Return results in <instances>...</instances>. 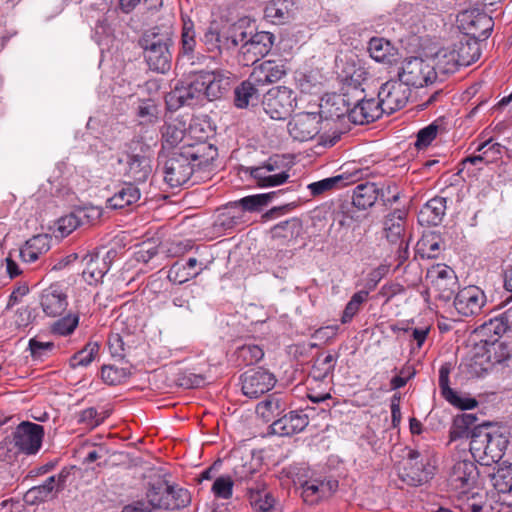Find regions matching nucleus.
<instances>
[{"mask_svg": "<svg viewBox=\"0 0 512 512\" xmlns=\"http://www.w3.org/2000/svg\"><path fill=\"white\" fill-rule=\"evenodd\" d=\"M217 156V148L210 143L185 142L163 161L164 181L171 188H177L190 179L196 168L209 170Z\"/></svg>", "mask_w": 512, "mask_h": 512, "instance_id": "nucleus-1", "label": "nucleus"}, {"mask_svg": "<svg viewBox=\"0 0 512 512\" xmlns=\"http://www.w3.org/2000/svg\"><path fill=\"white\" fill-rule=\"evenodd\" d=\"M479 478V470L474 461L463 459L456 461L451 468L448 484L459 495L467 496L462 506L464 512H503L501 503H492L486 492H473Z\"/></svg>", "mask_w": 512, "mask_h": 512, "instance_id": "nucleus-2", "label": "nucleus"}, {"mask_svg": "<svg viewBox=\"0 0 512 512\" xmlns=\"http://www.w3.org/2000/svg\"><path fill=\"white\" fill-rule=\"evenodd\" d=\"M508 444V437L504 433L485 424L474 429L469 450L475 461L490 466L502 459Z\"/></svg>", "mask_w": 512, "mask_h": 512, "instance_id": "nucleus-3", "label": "nucleus"}, {"mask_svg": "<svg viewBox=\"0 0 512 512\" xmlns=\"http://www.w3.org/2000/svg\"><path fill=\"white\" fill-rule=\"evenodd\" d=\"M173 41L168 33L147 31L139 40L144 59L150 70L166 73L171 68Z\"/></svg>", "mask_w": 512, "mask_h": 512, "instance_id": "nucleus-4", "label": "nucleus"}, {"mask_svg": "<svg viewBox=\"0 0 512 512\" xmlns=\"http://www.w3.org/2000/svg\"><path fill=\"white\" fill-rule=\"evenodd\" d=\"M436 466L432 456L426 452L410 449L399 465V478L410 486H421L427 483L435 474Z\"/></svg>", "mask_w": 512, "mask_h": 512, "instance_id": "nucleus-5", "label": "nucleus"}, {"mask_svg": "<svg viewBox=\"0 0 512 512\" xmlns=\"http://www.w3.org/2000/svg\"><path fill=\"white\" fill-rule=\"evenodd\" d=\"M426 281L434 297L444 303L454 298L459 286L455 271L442 263L433 265L427 270Z\"/></svg>", "mask_w": 512, "mask_h": 512, "instance_id": "nucleus-6", "label": "nucleus"}, {"mask_svg": "<svg viewBox=\"0 0 512 512\" xmlns=\"http://www.w3.org/2000/svg\"><path fill=\"white\" fill-rule=\"evenodd\" d=\"M205 100L203 84L199 72L195 73L189 81L177 83L165 96L167 108L175 111L182 106H195Z\"/></svg>", "mask_w": 512, "mask_h": 512, "instance_id": "nucleus-7", "label": "nucleus"}, {"mask_svg": "<svg viewBox=\"0 0 512 512\" xmlns=\"http://www.w3.org/2000/svg\"><path fill=\"white\" fill-rule=\"evenodd\" d=\"M398 79L406 87H423L433 83L437 78L435 66L427 60L419 57L406 59L398 72Z\"/></svg>", "mask_w": 512, "mask_h": 512, "instance_id": "nucleus-8", "label": "nucleus"}, {"mask_svg": "<svg viewBox=\"0 0 512 512\" xmlns=\"http://www.w3.org/2000/svg\"><path fill=\"white\" fill-rule=\"evenodd\" d=\"M146 496L152 497L151 502L158 509L165 510H179L187 507L191 502L190 492L178 485L166 484L165 488L161 485H151Z\"/></svg>", "mask_w": 512, "mask_h": 512, "instance_id": "nucleus-9", "label": "nucleus"}, {"mask_svg": "<svg viewBox=\"0 0 512 512\" xmlns=\"http://www.w3.org/2000/svg\"><path fill=\"white\" fill-rule=\"evenodd\" d=\"M410 95V88L399 79H391L380 86L376 100L383 113L390 115L404 108Z\"/></svg>", "mask_w": 512, "mask_h": 512, "instance_id": "nucleus-10", "label": "nucleus"}, {"mask_svg": "<svg viewBox=\"0 0 512 512\" xmlns=\"http://www.w3.org/2000/svg\"><path fill=\"white\" fill-rule=\"evenodd\" d=\"M288 221H282L271 229V248L276 250L270 263V271L277 279L284 281L288 276L286 255Z\"/></svg>", "mask_w": 512, "mask_h": 512, "instance_id": "nucleus-11", "label": "nucleus"}, {"mask_svg": "<svg viewBox=\"0 0 512 512\" xmlns=\"http://www.w3.org/2000/svg\"><path fill=\"white\" fill-rule=\"evenodd\" d=\"M338 489V481L332 478H312L304 481L295 492L309 505H315L331 497Z\"/></svg>", "mask_w": 512, "mask_h": 512, "instance_id": "nucleus-12", "label": "nucleus"}, {"mask_svg": "<svg viewBox=\"0 0 512 512\" xmlns=\"http://www.w3.org/2000/svg\"><path fill=\"white\" fill-rule=\"evenodd\" d=\"M205 100L222 98L231 88L234 75L226 70L199 71Z\"/></svg>", "mask_w": 512, "mask_h": 512, "instance_id": "nucleus-13", "label": "nucleus"}, {"mask_svg": "<svg viewBox=\"0 0 512 512\" xmlns=\"http://www.w3.org/2000/svg\"><path fill=\"white\" fill-rule=\"evenodd\" d=\"M276 383L273 374L262 368L249 369L241 375L242 392L249 398H259Z\"/></svg>", "mask_w": 512, "mask_h": 512, "instance_id": "nucleus-14", "label": "nucleus"}, {"mask_svg": "<svg viewBox=\"0 0 512 512\" xmlns=\"http://www.w3.org/2000/svg\"><path fill=\"white\" fill-rule=\"evenodd\" d=\"M486 303V295L479 287L470 285L460 289L454 296V307L459 315H478Z\"/></svg>", "mask_w": 512, "mask_h": 512, "instance_id": "nucleus-15", "label": "nucleus"}, {"mask_svg": "<svg viewBox=\"0 0 512 512\" xmlns=\"http://www.w3.org/2000/svg\"><path fill=\"white\" fill-rule=\"evenodd\" d=\"M356 93L363 94V91L353 87L340 94L333 93L326 95L320 105L321 113H323L326 118L341 119L347 117L349 119V113L352 110L353 104V94Z\"/></svg>", "mask_w": 512, "mask_h": 512, "instance_id": "nucleus-16", "label": "nucleus"}, {"mask_svg": "<svg viewBox=\"0 0 512 512\" xmlns=\"http://www.w3.org/2000/svg\"><path fill=\"white\" fill-rule=\"evenodd\" d=\"M21 452L26 455L36 454L42 444L44 428L32 422L20 423L12 433Z\"/></svg>", "mask_w": 512, "mask_h": 512, "instance_id": "nucleus-17", "label": "nucleus"}, {"mask_svg": "<svg viewBox=\"0 0 512 512\" xmlns=\"http://www.w3.org/2000/svg\"><path fill=\"white\" fill-rule=\"evenodd\" d=\"M152 157L153 153L149 146H141L139 152L128 154L125 175L135 182H145L152 172Z\"/></svg>", "mask_w": 512, "mask_h": 512, "instance_id": "nucleus-18", "label": "nucleus"}, {"mask_svg": "<svg viewBox=\"0 0 512 512\" xmlns=\"http://www.w3.org/2000/svg\"><path fill=\"white\" fill-rule=\"evenodd\" d=\"M352 110L349 121L353 124L364 125L379 119L383 111L375 98L366 99L360 93L353 94Z\"/></svg>", "mask_w": 512, "mask_h": 512, "instance_id": "nucleus-19", "label": "nucleus"}, {"mask_svg": "<svg viewBox=\"0 0 512 512\" xmlns=\"http://www.w3.org/2000/svg\"><path fill=\"white\" fill-rule=\"evenodd\" d=\"M321 115L316 112L295 114L290 121V136L300 142L313 139L320 130Z\"/></svg>", "mask_w": 512, "mask_h": 512, "instance_id": "nucleus-20", "label": "nucleus"}, {"mask_svg": "<svg viewBox=\"0 0 512 512\" xmlns=\"http://www.w3.org/2000/svg\"><path fill=\"white\" fill-rule=\"evenodd\" d=\"M274 43V35L267 31L253 32L249 41L243 45L242 56L245 64H255L266 56Z\"/></svg>", "mask_w": 512, "mask_h": 512, "instance_id": "nucleus-21", "label": "nucleus"}, {"mask_svg": "<svg viewBox=\"0 0 512 512\" xmlns=\"http://www.w3.org/2000/svg\"><path fill=\"white\" fill-rule=\"evenodd\" d=\"M490 356L481 345L471 350L461 361L459 369L466 378H479L491 369Z\"/></svg>", "mask_w": 512, "mask_h": 512, "instance_id": "nucleus-22", "label": "nucleus"}, {"mask_svg": "<svg viewBox=\"0 0 512 512\" xmlns=\"http://www.w3.org/2000/svg\"><path fill=\"white\" fill-rule=\"evenodd\" d=\"M265 112L274 120H286L288 117V89L286 86L271 88L264 102Z\"/></svg>", "mask_w": 512, "mask_h": 512, "instance_id": "nucleus-23", "label": "nucleus"}, {"mask_svg": "<svg viewBox=\"0 0 512 512\" xmlns=\"http://www.w3.org/2000/svg\"><path fill=\"white\" fill-rule=\"evenodd\" d=\"M362 177V171H355L353 174H339L333 177L325 178L317 182L306 185L310 191L309 196L315 197L324 194L327 191L345 187Z\"/></svg>", "mask_w": 512, "mask_h": 512, "instance_id": "nucleus-24", "label": "nucleus"}, {"mask_svg": "<svg viewBox=\"0 0 512 512\" xmlns=\"http://www.w3.org/2000/svg\"><path fill=\"white\" fill-rule=\"evenodd\" d=\"M81 263L82 277L89 285L98 283L110 268L109 263L104 258L100 259L98 253H86Z\"/></svg>", "mask_w": 512, "mask_h": 512, "instance_id": "nucleus-25", "label": "nucleus"}, {"mask_svg": "<svg viewBox=\"0 0 512 512\" xmlns=\"http://www.w3.org/2000/svg\"><path fill=\"white\" fill-rule=\"evenodd\" d=\"M462 16V21L467 24V33L471 34L474 39H486L490 36L494 26L492 17L486 13H475L474 11L465 12Z\"/></svg>", "mask_w": 512, "mask_h": 512, "instance_id": "nucleus-26", "label": "nucleus"}, {"mask_svg": "<svg viewBox=\"0 0 512 512\" xmlns=\"http://www.w3.org/2000/svg\"><path fill=\"white\" fill-rule=\"evenodd\" d=\"M447 199L434 197L421 208L418 220L422 225L436 226L441 223L446 213Z\"/></svg>", "mask_w": 512, "mask_h": 512, "instance_id": "nucleus-27", "label": "nucleus"}, {"mask_svg": "<svg viewBox=\"0 0 512 512\" xmlns=\"http://www.w3.org/2000/svg\"><path fill=\"white\" fill-rule=\"evenodd\" d=\"M40 304L44 313L50 317L61 315L67 307V297L57 287L50 286L41 294Z\"/></svg>", "mask_w": 512, "mask_h": 512, "instance_id": "nucleus-28", "label": "nucleus"}, {"mask_svg": "<svg viewBox=\"0 0 512 512\" xmlns=\"http://www.w3.org/2000/svg\"><path fill=\"white\" fill-rule=\"evenodd\" d=\"M368 52L372 59L384 64H392L398 56L397 49L388 40L381 37L370 39Z\"/></svg>", "mask_w": 512, "mask_h": 512, "instance_id": "nucleus-29", "label": "nucleus"}, {"mask_svg": "<svg viewBox=\"0 0 512 512\" xmlns=\"http://www.w3.org/2000/svg\"><path fill=\"white\" fill-rule=\"evenodd\" d=\"M287 69L284 62L266 61L260 64L252 72V79H256L258 84L274 83L281 80L286 75Z\"/></svg>", "mask_w": 512, "mask_h": 512, "instance_id": "nucleus-30", "label": "nucleus"}, {"mask_svg": "<svg viewBox=\"0 0 512 512\" xmlns=\"http://www.w3.org/2000/svg\"><path fill=\"white\" fill-rule=\"evenodd\" d=\"M379 198V186L373 182L358 184L353 189L352 204L360 209L371 208Z\"/></svg>", "mask_w": 512, "mask_h": 512, "instance_id": "nucleus-31", "label": "nucleus"}, {"mask_svg": "<svg viewBox=\"0 0 512 512\" xmlns=\"http://www.w3.org/2000/svg\"><path fill=\"white\" fill-rule=\"evenodd\" d=\"M256 79H252V74L249 78L243 81L234 90V104L237 108L244 109L250 104L258 101L259 92L257 86H260Z\"/></svg>", "mask_w": 512, "mask_h": 512, "instance_id": "nucleus-32", "label": "nucleus"}, {"mask_svg": "<svg viewBox=\"0 0 512 512\" xmlns=\"http://www.w3.org/2000/svg\"><path fill=\"white\" fill-rule=\"evenodd\" d=\"M478 418L472 413H463L454 418L450 428V440L455 441L461 438H470L472 441V433L475 428L480 425L477 424Z\"/></svg>", "mask_w": 512, "mask_h": 512, "instance_id": "nucleus-33", "label": "nucleus"}, {"mask_svg": "<svg viewBox=\"0 0 512 512\" xmlns=\"http://www.w3.org/2000/svg\"><path fill=\"white\" fill-rule=\"evenodd\" d=\"M406 219V211L403 209H396L385 216L384 230L386 238L389 242L397 244L402 238L404 231V223Z\"/></svg>", "mask_w": 512, "mask_h": 512, "instance_id": "nucleus-34", "label": "nucleus"}, {"mask_svg": "<svg viewBox=\"0 0 512 512\" xmlns=\"http://www.w3.org/2000/svg\"><path fill=\"white\" fill-rule=\"evenodd\" d=\"M508 332L512 333V306L481 326V333L487 336L493 334L501 337Z\"/></svg>", "mask_w": 512, "mask_h": 512, "instance_id": "nucleus-35", "label": "nucleus"}, {"mask_svg": "<svg viewBox=\"0 0 512 512\" xmlns=\"http://www.w3.org/2000/svg\"><path fill=\"white\" fill-rule=\"evenodd\" d=\"M481 345L490 356L491 366L493 364L510 365L512 348L505 342L498 339L483 340Z\"/></svg>", "mask_w": 512, "mask_h": 512, "instance_id": "nucleus-36", "label": "nucleus"}, {"mask_svg": "<svg viewBox=\"0 0 512 512\" xmlns=\"http://www.w3.org/2000/svg\"><path fill=\"white\" fill-rule=\"evenodd\" d=\"M140 199V190L131 183H125L107 200V206L112 209H122L136 203Z\"/></svg>", "mask_w": 512, "mask_h": 512, "instance_id": "nucleus-37", "label": "nucleus"}, {"mask_svg": "<svg viewBox=\"0 0 512 512\" xmlns=\"http://www.w3.org/2000/svg\"><path fill=\"white\" fill-rule=\"evenodd\" d=\"M460 66H470L481 55L479 44L475 39H464L453 44Z\"/></svg>", "mask_w": 512, "mask_h": 512, "instance_id": "nucleus-38", "label": "nucleus"}, {"mask_svg": "<svg viewBox=\"0 0 512 512\" xmlns=\"http://www.w3.org/2000/svg\"><path fill=\"white\" fill-rule=\"evenodd\" d=\"M272 170L273 167L270 164L247 168V171H249L250 175L255 179L257 185L260 187L277 186L284 183L288 178L285 171L280 174L272 175L270 174Z\"/></svg>", "mask_w": 512, "mask_h": 512, "instance_id": "nucleus-39", "label": "nucleus"}, {"mask_svg": "<svg viewBox=\"0 0 512 512\" xmlns=\"http://www.w3.org/2000/svg\"><path fill=\"white\" fill-rule=\"evenodd\" d=\"M442 239L435 232L424 234L416 244V254L421 258L434 259L441 252Z\"/></svg>", "mask_w": 512, "mask_h": 512, "instance_id": "nucleus-40", "label": "nucleus"}, {"mask_svg": "<svg viewBox=\"0 0 512 512\" xmlns=\"http://www.w3.org/2000/svg\"><path fill=\"white\" fill-rule=\"evenodd\" d=\"M185 122L174 119L166 122L162 128V140L164 147H175L185 139Z\"/></svg>", "mask_w": 512, "mask_h": 512, "instance_id": "nucleus-41", "label": "nucleus"}, {"mask_svg": "<svg viewBox=\"0 0 512 512\" xmlns=\"http://www.w3.org/2000/svg\"><path fill=\"white\" fill-rule=\"evenodd\" d=\"M434 61L435 63L433 65L435 66V70L437 69L445 74L454 73L461 67L453 45L440 49L435 54Z\"/></svg>", "mask_w": 512, "mask_h": 512, "instance_id": "nucleus-42", "label": "nucleus"}, {"mask_svg": "<svg viewBox=\"0 0 512 512\" xmlns=\"http://www.w3.org/2000/svg\"><path fill=\"white\" fill-rule=\"evenodd\" d=\"M490 480L499 493H509L512 490V463L498 465L490 474Z\"/></svg>", "mask_w": 512, "mask_h": 512, "instance_id": "nucleus-43", "label": "nucleus"}, {"mask_svg": "<svg viewBox=\"0 0 512 512\" xmlns=\"http://www.w3.org/2000/svg\"><path fill=\"white\" fill-rule=\"evenodd\" d=\"M505 147L498 143L493 142L492 138L478 143L474 149L483 159L485 165H490L499 161L503 156Z\"/></svg>", "mask_w": 512, "mask_h": 512, "instance_id": "nucleus-44", "label": "nucleus"}, {"mask_svg": "<svg viewBox=\"0 0 512 512\" xmlns=\"http://www.w3.org/2000/svg\"><path fill=\"white\" fill-rule=\"evenodd\" d=\"M274 194L272 192L249 195L233 202L232 205L241 207L245 212H260L271 202Z\"/></svg>", "mask_w": 512, "mask_h": 512, "instance_id": "nucleus-45", "label": "nucleus"}, {"mask_svg": "<svg viewBox=\"0 0 512 512\" xmlns=\"http://www.w3.org/2000/svg\"><path fill=\"white\" fill-rule=\"evenodd\" d=\"M320 72L316 69L304 67L295 71L294 79L297 87L304 93H310L321 83Z\"/></svg>", "mask_w": 512, "mask_h": 512, "instance_id": "nucleus-46", "label": "nucleus"}, {"mask_svg": "<svg viewBox=\"0 0 512 512\" xmlns=\"http://www.w3.org/2000/svg\"><path fill=\"white\" fill-rule=\"evenodd\" d=\"M230 38L235 48L240 47V53L242 54L243 45L249 41V36H252L254 28L245 19H241L229 27Z\"/></svg>", "mask_w": 512, "mask_h": 512, "instance_id": "nucleus-47", "label": "nucleus"}, {"mask_svg": "<svg viewBox=\"0 0 512 512\" xmlns=\"http://www.w3.org/2000/svg\"><path fill=\"white\" fill-rule=\"evenodd\" d=\"M99 352V345L96 342L87 343L83 349L75 353L70 359L72 368L88 366Z\"/></svg>", "mask_w": 512, "mask_h": 512, "instance_id": "nucleus-48", "label": "nucleus"}, {"mask_svg": "<svg viewBox=\"0 0 512 512\" xmlns=\"http://www.w3.org/2000/svg\"><path fill=\"white\" fill-rule=\"evenodd\" d=\"M287 14V0H271L265 8V17L274 24H284Z\"/></svg>", "mask_w": 512, "mask_h": 512, "instance_id": "nucleus-49", "label": "nucleus"}, {"mask_svg": "<svg viewBox=\"0 0 512 512\" xmlns=\"http://www.w3.org/2000/svg\"><path fill=\"white\" fill-rule=\"evenodd\" d=\"M204 268H200L198 271L191 272L185 265L175 262L169 269L167 278L170 282L175 284H183L190 279L196 278L202 273Z\"/></svg>", "mask_w": 512, "mask_h": 512, "instance_id": "nucleus-50", "label": "nucleus"}, {"mask_svg": "<svg viewBox=\"0 0 512 512\" xmlns=\"http://www.w3.org/2000/svg\"><path fill=\"white\" fill-rule=\"evenodd\" d=\"M442 127V120L437 119L430 123L428 126L419 130L415 146L418 149L426 148L436 138L439 130Z\"/></svg>", "mask_w": 512, "mask_h": 512, "instance_id": "nucleus-51", "label": "nucleus"}, {"mask_svg": "<svg viewBox=\"0 0 512 512\" xmlns=\"http://www.w3.org/2000/svg\"><path fill=\"white\" fill-rule=\"evenodd\" d=\"M130 376L127 368H119L113 365H104L101 369V378L108 385H118Z\"/></svg>", "mask_w": 512, "mask_h": 512, "instance_id": "nucleus-52", "label": "nucleus"}, {"mask_svg": "<svg viewBox=\"0 0 512 512\" xmlns=\"http://www.w3.org/2000/svg\"><path fill=\"white\" fill-rule=\"evenodd\" d=\"M368 292L361 290L353 294L349 302L346 304V307L343 311L341 322L346 324L350 322L353 317L360 310L361 305L367 300Z\"/></svg>", "mask_w": 512, "mask_h": 512, "instance_id": "nucleus-53", "label": "nucleus"}, {"mask_svg": "<svg viewBox=\"0 0 512 512\" xmlns=\"http://www.w3.org/2000/svg\"><path fill=\"white\" fill-rule=\"evenodd\" d=\"M55 494L44 484L31 487L24 495L27 504L35 505L52 499Z\"/></svg>", "mask_w": 512, "mask_h": 512, "instance_id": "nucleus-54", "label": "nucleus"}, {"mask_svg": "<svg viewBox=\"0 0 512 512\" xmlns=\"http://www.w3.org/2000/svg\"><path fill=\"white\" fill-rule=\"evenodd\" d=\"M137 116L141 124H153L158 119V107L151 100H143L138 105Z\"/></svg>", "mask_w": 512, "mask_h": 512, "instance_id": "nucleus-55", "label": "nucleus"}, {"mask_svg": "<svg viewBox=\"0 0 512 512\" xmlns=\"http://www.w3.org/2000/svg\"><path fill=\"white\" fill-rule=\"evenodd\" d=\"M108 416V411L99 413L96 408L89 407L80 412L78 421L79 423L85 424L89 428H95L99 426Z\"/></svg>", "mask_w": 512, "mask_h": 512, "instance_id": "nucleus-56", "label": "nucleus"}, {"mask_svg": "<svg viewBox=\"0 0 512 512\" xmlns=\"http://www.w3.org/2000/svg\"><path fill=\"white\" fill-rule=\"evenodd\" d=\"M22 453L13 436H7L0 441V460L11 462Z\"/></svg>", "mask_w": 512, "mask_h": 512, "instance_id": "nucleus-57", "label": "nucleus"}, {"mask_svg": "<svg viewBox=\"0 0 512 512\" xmlns=\"http://www.w3.org/2000/svg\"><path fill=\"white\" fill-rule=\"evenodd\" d=\"M182 50L185 54L193 53L196 46L194 24L191 20L183 21L182 35H181Z\"/></svg>", "mask_w": 512, "mask_h": 512, "instance_id": "nucleus-58", "label": "nucleus"}, {"mask_svg": "<svg viewBox=\"0 0 512 512\" xmlns=\"http://www.w3.org/2000/svg\"><path fill=\"white\" fill-rule=\"evenodd\" d=\"M82 225L81 220L78 216L77 211L61 217L57 222V231L61 237L68 236L77 227Z\"/></svg>", "mask_w": 512, "mask_h": 512, "instance_id": "nucleus-59", "label": "nucleus"}, {"mask_svg": "<svg viewBox=\"0 0 512 512\" xmlns=\"http://www.w3.org/2000/svg\"><path fill=\"white\" fill-rule=\"evenodd\" d=\"M212 492L218 498L229 499L233 493V480L230 476L216 478L212 485Z\"/></svg>", "mask_w": 512, "mask_h": 512, "instance_id": "nucleus-60", "label": "nucleus"}, {"mask_svg": "<svg viewBox=\"0 0 512 512\" xmlns=\"http://www.w3.org/2000/svg\"><path fill=\"white\" fill-rule=\"evenodd\" d=\"M247 490L250 494L251 504L254 506L255 510L267 512L273 507L274 500L269 494H265L264 497H262L259 491L255 490L253 487H247Z\"/></svg>", "mask_w": 512, "mask_h": 512, "instance_id": "nucleus-61", "label": "nucleus"}, {"mask_svg": "<svg viewBox=\"0 0 512 512\" xmlns=\"http://www.w3.org/2000/svg\"><path fill=\"white\" fill-rule=\"evenodd\" d=\"M79 322V317L77 315H67L59 320H57L53 324V332L59 335H69L71 334L75 328L77 327Z\"/></svg>", "mask_w": 512, "mask_h": 512, "instance_id": "nucleus-62", "label": "nucleus"}, {"mask_svg": "<svg viewBox=\"0 0 512 512\" xmlns=\"http://www.w3.org/2000/svg\"><path fill=\"white\" fill-rule=\"evenodd\" d=\"M452 366L450 363H444L439 369V387L442 396L445 400L448 397L454 398L455 391L449 385V375L451 373Z\"/></svg>", "mask_w": 512, "mask_h": 512, "instance_id": "nucleus-63", "label": "nucleus"}, {"mask_svg": "<svg viewBox=\"0 0 512 512\" xmlns=\"http://www.w3.org/2000/svg\"><path fill=\"white\" fill-rule=\"evenodd\" d=\"M263 356L262 348L257 345H244L238 350V357L242 358L247 365L259 362Z\"/></svg>", "mask_w": 512, "mask_h": 512, "instance_id": "nucleus-64", "label": "nucleus"}]
</instances>
